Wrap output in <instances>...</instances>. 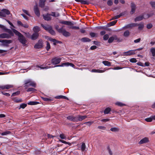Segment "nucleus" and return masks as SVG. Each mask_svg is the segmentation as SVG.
<instances>
[{
    "label": "nucleus",
    "instance_id": "nucleus-17",
    "mask_svg": "<svg viewBox=\"0 0 155 155\" xmlns=\"http://www.w3.org/2000/svg\"><path fill=\"white\" fill-rule=\"evenodd\" d=\"M12 36L9 34V35L6 33H2L0 34V38H9Z\"/></svg>",
    "mask_w": 155,
    "mask_h": 155
},
{
    "label": "nucleus",
    "instance_id": "nucleus-58",
    "mask_svg": "<svg viewBox=\"0 0 155 155\" xmlns=\"http://www.w3.org/2000/svg\"><path fill=\"white\" fill-rule=\"evenodd\" d=\"M153 27V25L151 23H149L147 24V28L148 29L151 28Z\"/></svg>",
    "mask_w": 155,
    "mask_h": 155
},
{
    "label": "nucleus",
    "instance_id": "nucleus-60",
    "mask_svg": "<svg viewBox=\"0 0 155 155\" xmlns=\"http://www.w3.org/2000/svg\"><path fill=\"white\" fill-rule=\"evenodd\" d=\"M145 120L147 122H151L152 120L151 117L147 118H146L145 119Z\"/></svg>",
    "mask_w": 155,
    "mask_h": 155
},
{
    "label": "nucleus",
    "instance_id": "nucleus-24",
    "mask_svg": "<svg viewBox=\"0 0 155 155\" xmlns=\"http://www.w3.org/2000/svg\"><path fill=\"white\" fill-rule=\"evenodd\" d=\"M39 6L43 8L44 7L45 5V2H46V0H39Z\"/></svg>",
    "mask_w": 155,
    "mask_h": 155
},
{
    "label": "nucleus",
    "instance_id": "nucleus-53",
    "mask_svg": "<svg viewBox=\"0 0 155 155\" xmlns=\"http://www.w3.org/2000/svg\"><path fill=\"white\" fill-rule=\"evenodd\" d=\"M107 5L109 6H111L113 5V2L111 0H108L107 2Z\"/></svg>",
    "mask_w": 155,
    "mask_h": 155
},
{
    "label": "nucleus",
    "instance_id": "nucleus-6",
    "mask_svg": "<svg viewBox=\"0 0 155 155\" xmlns=\"http://www.w3.org/2000/svg\"><path fill=\"white\" fill-rule=\"evenodd\" d=\"M52 63L50 61H46L45 64H43L39 67L41 69H48L51 68Z\"/></svg>",
    "mask_w": 155,
    "mask_h": 155
},
{
    "label": "nucleus",
    "instance_id": "nucleus-26",
    "mask_svg": "<svg viewBox=\"0 0 155 155\" xmlns=\"http://www.w3.org/2000/svg\"><path fill=\"white\" fill-rule=\"evenodd\" d=\"M41 25L45 30L47 31H48L51 27V26L48 25H44L42 24H41Z\"/></svg>",
    "mask_w": 155,
    "mask_h": 155
},
{
    "label": "nucleus",
    "instance_id": "nucleus-20",
    "mask_svg": "<svg viewBox=\"0 0 155 155\" xmlns=\"http://www.w3.org/2000/svg\"><path fill=\"white\" fill-rule=\"evenodd\" d=\"M43 18L46 21H49L51 20V17L50 16V14L47 13L46 15H43Z\"/></svg>",
    "mask_w": 155,
    "mask_h": 155
},
{
    "label": "nucleus",
    "instance_id": "nucleus-45",
    "mask_svg": "<svg viewBox=\"0 0 155 155\" xmlns=\"http://www.w3.org/2000/svg\"><path fill=\"white\" fill-rule=\"evenodd\" d=\"M59 15H60L59 13H57L56 14L55 12H52L51 14H50V15H51L55 17H58L59 16Z\"/></svg>",
    "mask_w": 155,
    "mask_h": 155
},
{
    "label": "nucleus",
    "instance_id": "nucleus-8",
    "mask_svg": "<svg viewBox=\"0 0 155 155\" xmlns=\"http://www.w3.org/2000/svg\"><path fill=\"white\" fill-rule=\"evenodd\" d=\"M0 27L5 32L8 33L11 36H14L13 32L10 29L7 28L5 26L0 25Z\"/></svg>",
    "mask_w": 155,
    "mask_h": 155
},
{
    "label": "nucleus",
    "instance_id": "nucleus-48",
    "mask_svg": "<svg viewBox=\"0 0 155 155\" xmlns=\"http://www.w3.org/2000/svg\"><path fill=\"white\" fill-rule=\"evenodd\" d=\"M114 41V38L113 36L110 37L108 41V42L109 43H111Z\"/></svg>",
    "mask_w": 155,
    "mask_h": 155
},
{
    "label": "nucleus",
    "instance_id": "nucleus-12",
    "mask_svg": "<svg viewBox=\"0 0 155 155\" xmlns=\"http://www.w3.org/2000/svg\"><path fill=\"white\" fill-rule=\"evenodd\" d=\"M34 11L35 14L37 16L39 17L40 16V12L37 5L34 6Z\"/></svg>",
    "mask_w": 155,
    "mask_h": 155
},
{
    "label": "nucleus",
    "instance_id": "nucleus-4",
    "mask_svg": "<svg viewBox=\"0 0 155 155\" xmlns=\"http://www.w3.org/2000/svg\"><path fill=\"white\" fill-rule=\"evenodd\" d=\"M59 22L62 24L70 26H71L69 27L70 29L76 30H78L80 29L79 27L73 26L74 24L71 21H60Z\"/></svg>",
    "mask_w": 155,
    "mask_h": 155
},
{
    "label": "nucleus",
    "instance_id": "nucleus-50",
    "mask_svg": "<svg viewBox=\"0 0 155 155\" xmlns=\"http://www.w3.org/2000/svg\"><path fill=\"white\" fill-rule=\"evenodd\" d=\"M116 105L120 107H122L125 105V104L120 102H117L115 103Z\"/></svg>",
    "mask_w": 155,
    "mask_h": 155
},
{
    "label": "nucleus",
    "instance_id": "nucleus-21",
    "mask_svg": "<svg viewBox=\"0 0 155 155\" xmlns=\"http://www.w3.org/2000/svg\"><path fill=\"white\" fill-rule=\"evenodd\" d=\"M67 119L74 122H76V116L74 117L73 116H69L66 117Z\"/></svg>",
    "mask_w": 155,
    "mask_h": 155
},
{
    "label": "nucleus",
    "instance_id": "nucleus-10",
    "mask_svg": "<svg viewBox=\"0 0 155 155\" xmlns=\"http://www.w3.org/2000/svg\"><path fill=\"white\" fill-rule=\"evenodd\" d=\"M43 46V44L41 40H39L38 42L34 46V48L36 49L41 48Z\"/></svg>",
    "mask_w": 155,
    "mask_h": 155
},
{
    "label": "nucleus",
    "instance_id": "nucleus-22",
    "mask_svg": "<svg viewBox=\"0 0 155 155\" xmlns=\"http://www.w3.org/2000/svg\"><path fill=\"white\" fill-rule=\"evenodd\" d=\"M49 40L53 42V45H56L57 44L61 43V42L55 39H53L52 38H50L49 39Z\"/></svg>",
    "mask_w": 155,
    "mask_h": 155
},
{
    "label": "nucleus",
    "instance_id": "nucleus-11",
    "mask_svg": "<svg viewBox=\"0 0 155 155\" xmlns=\"http://www.w3.org/2000/svg\"><path fill=\"white\" fill-rule=\"evenodd\" d=\"M87 117V116L86 115L81 116L78 115L76 116V122L78 121H81L84 120Z\"/></svg>",
    "mask_w": 155,
    "mask_h": 155
},
{
    "label": "nucleus",
    "instance_id": "nucleus-7",
    "mask_svg": "<svg viewBox=\"0 0 155 155\" xmlns=\"http://www.w3.org/2000/svg\"><path fill=\"white\" fill-rule=\"evenodd\" d=\"M10 14V11L6 9H3L0 11V16L5 17L6 15H9Z\"/></svg>",
    "mask_w": 155,
    "mask_h": 155
},
{
    "label": "nucleus",
    "instance_id": "nucleus-56",
    "mask_svg": "<svg viewBox=\"0 0 155 155\" xmlns=\"http://www.w3.org/2000/svg\"><path fill=\"white\" fill-rule=\"evenodd\" d=\"M108 27H109V26H108V25L107 24V25H106L105 26H103V27H101V28L102 29L105 30H108V28H107Z\"/></svg>",
    "mask_w": 155,
    "mask_h": 155
},
{
    "label": "nucleus",
    "instance_id": "nucleus-51",
    "mask_svg": "<svg viewBox=\"0 0 155 155\" xmlns=\"http://www.w3.org/2000/svg\"><path fill=\"white\" fill-rule=\"evenodd\" d=\"M20 92L19 91H17L16 92L13 93L12 95V96H14L19 95L20 94Z\"/></svg>",
    "mask_w": 155,
    "mask_h": 155
},
{
    "label": "nucleus",
    "instance_id": "nucleus-18",
    "mask_svg": "<svg viewBox=\"0 0 155 155\" xmlns=\"http://www.w3.org/2000/svg\"><path fill=\"white\" fill-rule=\"evenodd\" d=\"M149 141V140L147 137H145L143 138L139 142V143L141 144L148 143Z\"/></svg>",
    "mask_w": 155,
    "mask_h": 155
},
{
    "label": "nucleus",
    "instance_id": "nucleus-49",
    "mask_svg": "<svg viewBox=\"0 0 155 155\" xmlns=\"http://www.w3.org/2000/svg\"><path fill=\"white\" fill-rule=\"evenodd\" d=\"M153 13H150V14H147V15L145 16V18L147 19L149 17L152 16L153 15Z\"/></svg>",
    "mask_w": 155,
    "mask_h": 155
},
{
    "label": "nucleus",
    "instance_id": "nucleus-55",
    "mask_svg": "<svg viewBox=\"0 0 155 155\" xmlns=\"http://www.w3.org/2000/svg\"><path fill=\"white\" fill-rule=\"evenodd\" d=\"M130 61L131 63H136L137 62V60L135 58H133L130 60Z\"/></svg>",
    "mask_w": 155,
    "mask_h": 155
},
{
    "label": "nucleus",
    "instance_id": "nucleus-39",
    "mask_svg": "<svg viewBox=\"0 0 155 155\" xmlns=\"http://www.w3.org/2000/svg\"><path fill=\"white\" fill-rule=\"evenodd\" d=\"M150 51L152 53V56L154 57L155 56V48H151Z\"/></svg>",
    "mask_w": 155,
    "mask_h": 155
},
{
    "label": "nucleus",
    "instance_id": "nucleus-1",
    "mask_svg": "<svg viewBox=\"0 0 155 155\" xmlns=\"http://www.w3.org/2000/svg\"><path fill=\"white\" fill-rule=\"evenodd\" d=\"M12 31L13 33H14L16 35L18 36V39L19 42L24 45H25L27 42V41L25 37L20 32L15 29H13Z\"/></svg>",
    "mask_w": 155,
    "mask_h": 155
},
{
    "label": "nucleus",
    "instance_id": "nucleus-34",
    "mask_svg": "<svg viewBox=\"0 0 155 155\" xmlns=\"http://www.w3.org/2000/svg\"><path fill=\"white\" fill-rule=\"evenodd\" d=\"M117 22V20H114L113 21H111L108 24V26L110 27L111 26L114 25Z\"/></svg>",
    "mask_w": 155,
    "mask_h": 155
},
{
    "label": "nucleus",
    "instance_id": "nucleus-13",
    "mask_svg": "<svg viewBox=\"0 0 155 155\" xmlns=\"http://www.w3.org/2000/svg\"><path fill=\"white\" fill-rule=\"evenodd\" d=\"M135 50H130L124 52V55L125 56H130L135 54Z\"/></svg>",
    "mask_w": 155,
    "mask_h": 155
},
{
    "label": "nucleus",
    "instance_id": "nucleus-15",
    "mask_svg": "<svg viewBox=\"0 0 155 155\" xmlns=\"http://www.w3.org/2000/svg\"><path fill=\"white\" fill-rule=\"evenodd\" d=\"M131 10L130 12V14L131 15L134 13L135 11L136 6L134 3L132 2L131 4Z\"/></svg>",
    "mask_w": 155,
    "mask_h": 155
},
{
    "label": "nucleus",
    "instance_id": "nucleus-47",
    "mask_svg": "<svg viewBox=\"0 0 155 155\" xmlns=\"http://www.w3.org/2000/svg\"><path fill=\"white\" fill-rule=\"evenodd\" d=\"M130 35V32L128 30L126 31L124 33V36L126 37H127Z\"/></svg>",
    "mask_w": 155,
    "mask_h": 155
},
{
    "label": "nucleus",
    "instance_id": "nucleus-5",
    "mask_svg": "<svg viewBox=\"0 0 155 155\" xmlns=\"http://www.w3.org/2000/svg\"><path fill=\"white\" fill-rule=\"evenodd\" d=\"M0 42H2V43L0 44L1 46L8 47V45L11 43L12 42V41L11 40H0Z\"/></svg>",
    "mask_w": 155,
    "mask_h": 155
},
{
    "label": "nucleus",
    "instance_id": "nucleus-52",
    "mask_svg": "<svg viewBox=\"0 0 155 155\" xmlns=\"http://www.w3.org/2000/svg\"><path fill=\"white\" fill-rule=\"evenodd\" d=\"M114 40H116L118 42H120V39L118 38L117 35H113Z\"/></svg>",
    "mask_w": 155,
    "mask_h": 155
},
{
    "label": "nucleus",
    "instance_id": "nucleus-30",
    "mask_svg": "<svg viewBox=\"0 0 155 155\" xmlns=\"http://www.w3.org/2000/svg\"><path fill=\"white\" fill-rule=\"evenodd\" d=\"M57 99H64L67 100H68V98L66 96H64L63 95H59L56 96L55 97Z\"/></svg>",
    "mask_w": 155,
    "mask_h": 155
},
{
    "label": "nucleus",
    "instance_id": "nucleus-57",
    "mask_svg": "<svg viewBox=\"0 0 155 155\" xmlns=\"http://www.w3.org/2000/svg\"><path fill=\"white\" fill-rule=\"evenodd\" d=\"M122 69V68L120 67H114V68H108L107 70H109L110 69H113L114 70H119Z\"/></svg>",
    "mask_w": 155,
    "mask_h": 155
},
{
    "label": "nucleus",
    "instance_id": "nucleus-64",
    "mask_svg": "<svg viewBox=\"0 0 155 155\" xmlns=\"http://www.w3.org/2000/svg\"><path fill=\"white\" fill-rule=\"evenodd\" d=\"M1 93L3 95L7 96L9 97L10 96V94H9L8 93H7L6 92H5L4 91H2Z\"/></svg>",
    "mask_w": 155,
    "mask_h": 155
},
{
    "label": "nucleus",
    "instance_id": "nucleus-28",
    "mask_svg": "<svg viewBox=\"0 0 155 155\" xmlns=\"http://www.w3.org/2000/svg\"><path fill=\"white\" fill-rule=\"evenodd\" d=\"M40 30V27L37 26H35L33 28V31L34 32L38 33Z\"/></svg>",
    "mask_w": 155,
    "mask_h": 155
},
{
    "label": "nucleus",
    "instance_id": "nucleus-3",
    "mask_svg": "<svg viewBox=\"0 0 155 155\" xmlns=\"http://www.w3.org/2000/svg\"><path fill=\"white\" fill-rule=\"evenodd\" d=\"M24 87L25 89H27L30 86H31L34 87H35L36 86V84L34 82L32 81L30 79L25 80L24 81Z\"/></svg>",
    "mask_w": 155,
    "mask_h": 155
},
{
    "label": "nucleus",
    "instance_id": "nucleus-46",
    "mask_svg": "<svg viewBox=\"0 0 155 155\" xmlns=\"http://www.w3.org/2000/svg\"><path fill=\"white\" fill-rule=\"evenodd\" d=\"M27 106V104L25 103H22L20 105V107L19 108V109H20V108H22V109H24Z\"/></svg>",
    "mask_w": 155,
    "mask_h": 155
},
{
    "label": "nucleus",
    "instance_id": "nucleus-59",
    "mask_svg": "<svg viewBox=\"0 0 155 155\" xmlns=\"http://www.w3.org/2000/svg\"><path fill=\"white\" fill-rule=\"evenodd\" d=\"M109 38V35L108 34L105 35L103 37V39L104 40H107Z\"/></svg>",
    "mask_w": 155,
    "mask_h": 155
},
{
    "label": "nucleus",
    "instance_id": "nucleus-44",
    "mask_svg": "<svg viewBox=\"0 0 155 155\" xmlns=\"http://www.w3.org/2000/svg\"><path fill=\"white\" fill-rule=\"evenodd\" d=\"M36 91V89L33 88H29L26 90L27 92H34Z\"/></svg>",
    "mask_w": 155,
    "mask_h": 155
},
{
    "label": "nucleus",
    "instance_id": "nucleus-43",
    "mask_svg": "<svg viewBox=\"0 0 155 155\" xmlns=\"http://www.w3.org/2000/svg\"><path fill=\"white\" fill-rule=\"evenodd\" d=\"M119 130V128L115 127L111 128L110 129V131H111L112 132H114L118 131Z\"/></svg>",
    "mask_w": 155,
    "mask_h": 155
},
{
    "label": "nucleus",
    "instance_id": "nucleus-38",
    "mask_svg": "<svg viewBox=\"0 0 155 155\" xmlns=\"http://www.w3.org/2000/svg\"><path fill=\"white\" fill-rule=\"evenodd\" d=\"M138 25L139 26L138 29L140 30L142 29L144 27V24L142 22L138 24Z\"/></svg>",
    "mask_w": 155,
    "mask_h": 155
},
{
    "label": "nucleus",
    "instance_id": "nucleus-2",
    "mask_svg": "<svg viewBox=\"0 0 155 155\" xmlns=\"http://www.w3.org/2000/svg\"><path fill=\"white\" fill-rule=\"evenodd\" d=\"M64 26H63L61 28H59V26L57 25L55 27V29L59 33H61L65 37L70 36L71 34L63 28Z\"/></svg>",
    "mask_w": 155,
    "mask_h": 155
},
{
    "label": "nucleus",
    "instance_id": "nucleus-9",
    "mask_svg": "<svg viewBox=\"0 0 155 155\" xmlns=\"http://www.w3.org/2000/svg\"><path fill=\"white\" fill-rule=\"evenodd\" d=\"M61 60V58L55 57L51 60V63L53 64H57L60 63Z\"/></svg>",
    "mask_w": 155,
    "mask_h": 155
},
{
    "label": "nucleus",
    "instance_id": "nucleus-29",
    "mask_svg": "<svg viewBox=\"0 0 155 155\" xmlns=\"http://www.w3.org/2000/svg\"><path fill=\"white\" fill-rule=\"evenodd\" d=\"M81 41L83 42H89L91 41V40L87 38L84 37L81 39Z\"/></svg>",
    "mask_w": 155,
    "mask_h": 155
},
{
    "label": "nucleus",
    "instance_id": "nucleus-42",
    "mask_svg": "<svg viewBox=\"0 0 155 155\" xmlns=\"http://www.w3.org/2000/svg\"><path fill=\"white\" fill-rule=\"evenodd\" d=\"M11 132L9 131H7L1 133V134L2 136L7 135L8 134H11Z\"/></svg>",
    "mask_w": 155,
    "mask_h": 155
},
{
    "label": "nucleus",
    "instance_id": "nucleus-37",
    "mask_svg": "<svg viewBox=\"0 0 155 155\" xmlns=\"http://www.w3.org/2000/svg\"><path fill=\"white\" fill-rule=\"evenodd\" d=\"M52 35H54L55 34V32L52 29V27L50 28L48 31Z\"/></svg>",
    "mask_w": 155,
    "mask_h": 155
},
{
    "label": "nucleus",
    "instance_id": "nucleus-62",
    "mask_svg": "<svg viewBox=\"0 0 155 155\" xmlns=\"http://www.w3.org/2000/svg\"><path fill=\"white\" fill-rule=\"evenodd\" d=\"M150 4L153 8H155V2H151Z\"/></svg>",
    "mask_w": 155,
    "mask_h": 155
},
{
    "label": "nucleus",
    "instance_id": "nucleus-31",
    "mask_svg": "<svg viewBox=\"0 0 155 155\" xmlns=\"http://www.w3.org/2000/svg\"><path fill=\"white\" fill-rule=\"evenodd\" d=\"M39 103L38 101H31L28 103L29 105H35L39 104Z\"/></svg>",
    "mask_w": 155,
    "mask_h": 155
},
{
    "label": "nucleus",
    "instance_id": "nucleus-23",
    "mask_svg": "<svg viewBox=\"0 0 155 155\" xmlns=\"http://www.w3.org/2000/svg\"><path fill=\"white\" fill-rule=\"evenodd\" d=\"M75 1L78 2H80L81 4L84 5H88L90 4L89 2L87 1L83 0H75Z\"/></svg>",
    "mask_w": 155,
    "mask_h": 155
},
{
    "label": "nucleus",
    "instance_id": "nucleus-61",
    "mask_svg": "<svg viewBox=\"0 0 155 155\" xmlns=\"http://www.w3.org/2000/svg\"><path fill=\"white\" fill-rule=\"evenodd\" d=\"M60 141L63 143H64V144H68L70 146H71V143H70L69 142H66L64 140H61Z\"/></svg>",
    "mask_w": 155,
    "mask_h": 155
},
{
    "label": "nucleus",
    "instance_id": "nucleus-33",
    "mask_svg": "<svg viewBox=\"0 0 155 155\" xmlns=\"http://www.w3.org/2000/svg\"><path fill=\"white\" fill-rule=\"evenodd\" d=\"M111 110V109L110 108L108 107L105 109L104 111V113L105 114H107Z\"/></svg>",
    "mask_w": 155,
    "mask_h": 155
},
{
    "label": "nucleus",
    "instance_id": "nucleus-36",
    "mask_svg": "<svg viewBox=\"0 0 155 155\" xmlns=\"http://www.w3.org/2000/svg\"><path fill=\"white\" fill-rule=\"evenodd\" d=\"M90 35L91 38L97 37V34L94 32H90L89 34Z\"/></svg>",
    "mask_w": 155,
    "mask_h": 155
},
{
    "label": "nucleus",
    "instance_id": "nucleus-63",
    "mask_svg": "<svg viewBox=\"0 0 155 155\" xmlns=\"http://www.w3.org/2000/svg\"><path fill=\"white\" fill-rule=\"evenodd\" d=\"M107 149L110 155H112L113 153H112V151H111L110 147L109 146H108L107 147Z\"/></svg>",
    "mask_w": 155,
    "mask_h": 155
},
{
    "label": "nucleus",
    "instance_id": "nucleus-35",
    "mask_svg": "<svg viewBox=\"0 0 155 155\" xmlns=\"http://www.w3.org/2000/svg\"><path fill=\"white\" fill-rule=\"evenodd\" d=\"M123 15L122 13H120L119 15H117L113 17L111 20H114L120 18L121 16Z\"/></svg>",
    "mask_w": 155,
    "mask_h": 155
},
{
    "label": "nucleus",
    "instance_id": "nucleus-14",
    "mask_svg": "<svg viewBox=\"0 0 155 155\" xmlns=\"http://www.w3.org/2000/svg\"><path fill=\"white\" fill-rule=\"evenodd\" d=\"M13 87V85H11L7 84L6 85H0V88L2 90H4L5 89H8L10 88H12Z\"/></svg>",
    "mask_w": 155,
    "mask_h": 155
},
{
    "label": "nucleus",
    "instance_id": "nucleus-54",
    "mask_svg": "<svg viewBox=\"0 0 155 155\" xmlns=\"http://www.w3.org/2000/svg\"><path fill=\"white\" fill-rule=\"evenodd\" d=\"M42 99L45 101H51V99L47 97H42Z\"/></svg>",
    "mask_w": 155,
    "mask_h": 155
},
{
    "label": "nucleus",
    "instance_id": "nucleus-32",
    "mask_svg": "<svg viewBox=\"0 0 155 155\" xmlns=\"http://www.w3.org/2000/svg\"><path fill=\"white\" fill-rule=\"evenodd\" d=\"M102 63L105 66H111V63L108 61H103L102 62Z\"/></svg>",
    "mask_w": 155,
    "mask_h": 155
},
{
    "label": "nucleus",
    "instance_id": "nucleus-40",
    "mask_svg": "<svg viewBox=\"0 0 155 155\" xmlns=\"http://www.w3.org/2000/svg\"><path fill=\"white\" fill-rule=\"evenodd\" d=\"M86 146L85 143H83L81 145V149L82 151H84L85 149Z\"/></svg>",
    "mask_w": 155,
    "mask_h": 155
},
{
    "label": "nucleus",
    "instance_id": "nucleus-41",
    "mask_svg": "<svg viewBox=\"0 0 155 155\" xmlns=\"http://www.w3.org/2000/svg\"><path fill=\"white\" fill-rule=\"evenodd\" d=\"M46 49L47 51H48L51 48V46L49 43L47 41H46Z\"/></svg>",
    "mask_w": 155,
    "mask_h": 155
},
{
    "label": "nucleus",
    "instance_id": "nucleus-19",
    "mask_svg": "<svg viewBox=\"0 0 155 155\" xmlns=\"http://www.w3.org/2000/svg\"><path fill=\"white\" fill-rule=\"evenodd\" d=\"M39 36L38 33H36L34 32L33 34L31 37V39L32 40H36Z\"/></svg>",
    "mask_w": 155,
    "mask_h": 155
},
{
    "label": "nucleus",
    "instance_id": "nucleus-16",
    "mask_svg": "<svg viewBox=\"0 0 155 155\" xmlns=\"http://www.w3.org/2000/svg\"><path fill=\"white\" fill-rule=\"evenodd\" d=\"M138 26V24L136 23H133L128 24L126 25L124 27L125 28H131L133 27H136Z\"/></svg>",
    "mask_w": 155,
    "mask_h": 155
},
{
    "label": "nucleus",
    "instance_id": "nucleus-27",
    "mask_svg": "<svg viewBox=\"0 0 155 155\" xmlns=\"http://www.w3.org/2000/svg\"><path fill=\"white\" fill-rule=\"evenodd\" d=\"M69 62H64L62 63L61 64L58 65L54 66V67H64V66H69Z\"/></svg>",
    "mask_w": 155,
    "mask_h": 155
},
{
    "label": "nucleus",
    "instance_id": "nucleus-25",
    "mask_svg": "<svg viewBox=\"0 0 155 155\" xmlns=\"http://www.w3.org/2000/svg\"><path fill=\"white\" fill-rule=\"evenodd\" d=\"M143 18H144L143 15H140L136 17L134 19V21L135 22L140 21L142 20Z\"/></svg>",
    "mask_w": 155,
    "mask_h": 155
}]
</instances>
